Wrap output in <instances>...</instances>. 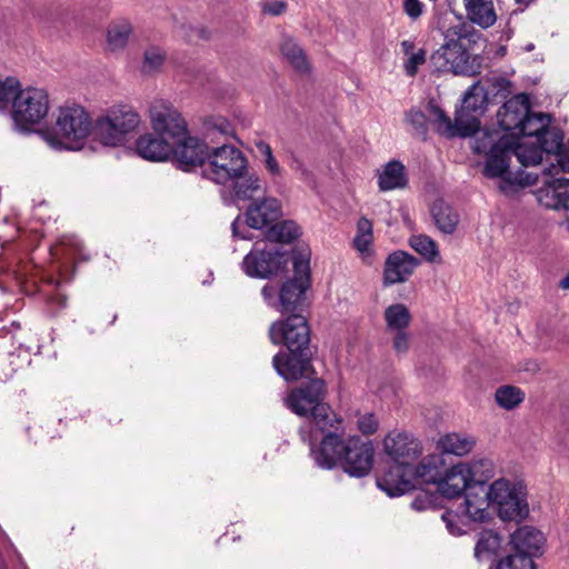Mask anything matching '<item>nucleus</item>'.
Instances as JSON below:
<instances>
[{
    "mask_svg": "<svg viewBox=\"0 0 569 569\" xmlns=\"http://www.w3.org/2000/svg\"><path fill=\"white\" fill-rule=\"evenodd\" d=\"M501 543V537L493 530H482L475 547V557L479 561L490 560L496 556Z\"/></svg>",
    "mask_w": 569,
    "mask_h": 569,
    "instance_id": "35",
    "label": "nucleus"
},
{
    "mask_svg": "<svg viewBox=\"0 0 569 569\" xmlns=\"http://www.w3.org/2000/svg\"><path fill=\"white\" fill-rule=\"evenodd\" d=\"M407 121L417 130V132L426 138L428 127L427 117L419 109H410L406 114Z\"/></svg>",
    "mask_w": 569,
    "mask_h": 569,
    "instance_id": "48",
    "label": "nucleus"
},
{
    "mask_svg": "<svg viewBox=\"0 0 569 569\" xmlns=\"http://www.w3.org/2000/svg\"><path fill=\"white\" fill-rule=\"evenodd\" d=\"M385 320L389 330H405L410 325L411 315L405 305L396 303L385 310Z\"/></svg>",
    "mask_w": 569,
    "mask_h": 569,
    "instance_id": "39",
    "label": "nucleus"
},
{
    "mask_svg": "<svg viewBox=\"0 0 569 569\" xmlns=\"http://www.w3.org/2000/svg\"><path fill=\"white\" fill-rule=\"evenodd\" d=\"M496 401L499 407L506 410H512L525 399V393L515 386H501L496 390Z\"/></svg>",
    "mask_w": 569,
    "mask_h": 569,
    "instance_id": "42",
    "label": "nucleus"
},
{
    "mask_svg": "<svg viewBox=\"0 0 569 569\" xmlns=\"http://www.w3.org/2000/svg\"><path fill=\"white\" fill-rule=\"evenodd\" d=\"M560 288L562 289H569V272L567 276L560 281L559 283Z\"/></svg>",
    "mask_w": 569,
    "mask_h": 569,
    "instance_id": "64",
    "label": "nucleus"
},
{
    "mask_svg": "<svg viewBox=\"0 0 569 569\" xmlns=\"http://www.w3.org/2000/svg\"><path fill=\"white\" fill-rule=\"evenodd\" d=\"M461 517H463V515L461 512V508L460 507H459L458 511H456V512L451 511V510H447L441 516L442 520L447 525L448 530L452 535H461L463 532V530L456 523V520L460 519Z\"/></svg>",
    "mask_w": 569,
    "mask_h": 569,
    "instance_id": "51",
    "label": "nucleus"
},
{
    "mask_svg": "<svg viewBox=\"0 0 569 569\" xmlns=\"http://www.w3.org/2000/svg\"><path fill=\"white\" fill-rule=\"evenodd\" d=\"M282 216L281 202L272 197L253 200L244 212V223L252 229L270 228Z\"/></svg>",
    "mask_w": 569,
    "mask_h": 569,
    "instance_id": "19",
    "label": "nucleus"
},
{
    "mask_svg": "<svg viewBox=\"0 0 569 569\" xmlns=\"http://www.w3.org/2000/svg\"><path fill=\"white\" fill-rule=\"evenodd\" d=\"M545 537L538 529L523 526L511 535L513 550L528 555L531 559L542 553Z\"/></svg>",
    "mask_w": 569,
    "mask_h": 569,
    "instance_id": "26",
    "label": "nucleus"
},
{
    "mask_svg": "<svg viewBox=\"0 0 569 569\" xmlns=\"http://www.w3.org/2000/svg\"><path fill=\"white\" fill-rule=\"evenodd\" d=\"M152 130L171 143L188 133V123L180 111L166 100H156L149 108Z\"/></svg>",
    "mask_w": 569,
    "mask_h": 569,
    "instance_id": "11",
    "label": "nucleus"
},
{
    "mask_svg": "<svg viewBox=\"0 0 569 569\" xmlns=\"http://www.w3.org/2000/svg\"><path fill=\"white\" fill-rule=\"evenodd\" d=\"M310 455L321 469L341 468L351 477L362 478L372 469L375 449L371 441L359 437L343 439L329 435L319 445H310Z\"/></svg>",
    "mask_w": 569,
    "mask_h": 569,
    "instance_id": "1",
    "label": "nucleus"
},
{
    "mask_svg": "<svg viewBox=\"0 0 569 569\" xmlns=\"http://www.w3.org/2000/svg\"><path fill=\"white\" fill-rule=\"evenodd\" d=\"M497 569H536L533 560L528 555L515 551L499 560Z\"/></svg>",
    "mask_w": 569,
    "mask_h": 569,
    "instance_id": "45",
    "label": "nucleus"
},
{
    "mask_svg": "<svg viewBox=\"0 0 569 569\" xmlns=\"http://www.w3.org/2000/svg\"><path fill=\"white\" fill-rule=\"evenodd\" d=\"M300 236L301 229L293 220L276 221L264 233L268 241L280 243H290Z\"/></svg>",
    "mask_w": 569,
    "mask_h": 569,
    "instance_id": "34",
    "label": "nucleus"
},
{
    "mask_svg": "<svg viewBox=\"0 0 569 569\" xmlns=\"http://www.w3.org/2000/svg\"><path fill=\"white\" fill-rule=\"evenodd\" d=\"M443 36V44L430 57L435 69L438 72L465 77L480 74L482 58L473 53V47L481 39V33L472 26L461 22L448 28Z\"/></svg>",
    "mask_w": 569,
    "mask_h": 569,
    "instance_id": "2",
    "label": "nucleus"
},
{
    "mask_svg": "<svg viewBox=\"0 0 569 569\" xmlns=\"http://www.w3.org/2000/svg\"><path fill=\"white\" fill-rule=\"evenodd\" d=\"M403 11L412 20H417L423 13V3L420 0H403Z\"/></svg>",
    "mask_w": 569,
    "mask_h": 569,
    "instance_id": "53",
    "label": "nucleus"
},
{
    "mask_svg": "<svg viewBox=\"0 0 569 569\" xmlns=\"http://www.w3.org/2000/svg\"><path fill=\"white\" fill-rule=\"evenodd\" d=\"M358 429L363 435H372L378 430V419L371 412L360 415L357 420Z\"/></svg>",
    "mask_w": 569,
    "mask_h": 569,
    "instance_id": "49",
    "label": "nucleus"
},
{
    "mask_svg": "<svg viewBox=\"0 0 569 569\" xmlns=\"http://www.w3.org/2000/svg\"><path fill=\"white\" fill-rule=\"evenodd\" d=\"M326 382L321 378H311L310 381L293 388L284 398V405L299 417H308L316 407L326 401Z\"/></svg>",
    "mask_w": 569,
    "mask_h": 569,
    "instance_id": "13",
    "label": "nucleus"
},
{
    "mask_svg": "<svg viewBox=\"0 0 569 569\" xmlns=\"http://www.w3.org/2000/svg\"><path fill=\"white\" fill-rule=\"evenodd\" d=\"M491 506H495L499 517L507 521H520L529 513L525 487L505 478L491 483Z\"/></svg>",
    "mask_w": 569,
    "mask_h": 569,
    "instance_id": "9",
    "label": "nucleus"
},
{
    "mask_svg": "<svg viewBox=\"0 0 569 569\" xmlns=\"http://www.w3.org/2000/svg\"><path fill=\"white\" fill-rule=\"evenodd\" d=\"M93 127L90 114L81 106H63L57 113L52 131L42 130L40 134L54 149H79Z\"/></svg>",
    "mask_w": 569,
    "mask_h": 569,
    "instance_id": "3",
    "label": "nucleus"
},
{
    "mask_svg": "<svg viewBox=\"0 0 569 569\" xmlns=\"http://www.w3.org/2000/svg\"><path fill=\"white\" fill-rule=\"evenodd\" d=\"M426 61V51L420 49L416 53H411L408 60L405 62V71L407 76L413 77L417 74L419 66Z\"/></svg>",
    "mask_w": 569,
    "mask_h": 569,
    "instance_id": "50",
    "label": "nucleus"
},
{
    "mask_svg": "<svg viewBox=\"0 0 569 569\" xmlns=\"http://www.w3.org/2000/svg\"><path fill=\"white\" fill-rule=\"evenodd\" d=\"M287 2L283 0L267 1L262 4V12L272 17L281 16L287 10Z\"/></svg>",
    "mask_w": 569,
    "mask_h": 569,
    "instance_id": "52",
    "label": "nucleus"
},
{
    "mask_svg": "<svg viewBox=\"0 0 569 569\" xmlns=\"http://www.w3.org/2000/svg\"><path fill=\"white\" fill-rule=\"evenodd\" d=\"M166 58V53L159 47H150L144 51L142 71L152 72L158 70Z\"/></svg>",
    "mask_w": 569,
    "mask_h": 569,
    "instance_id": "46",
    "label": "nucleus"
},
{
    "mask_svg": "<svg viewBox=\"0 0 569 569\" xmlns=\"http://www.w3.org/2000/svg\"><path fill=\"white\" fill-rule=\"evenodd\" d=\"M402 50L406 54L412 53V50L415 49V43L410 40H403L401 42Z\"/></svg>",
    "mask_w": 569,
    "mask_h": 569,
    "instance_id": "62",
    "label": "nucleus"
},
{
    "mask_svg": "<svg viewBox=\"0 0 569 569\" xmlns=\"http://www.w3.org/2000/svg\"><path fill=\"white\" fill-rule=\"evenodd\" d=\"M537 140L541 150L547 153H555L557 156V160L559 159V153L566 147V143H563V133L557 128H549Z\"/></svg>",
    "mask_w": 569,
    "mask_h": 569,
    "instance_id": "43",
    "label": "nucleus"
},
{
    "mask_svg": "<svg viewBox=\"0 0 569 569\" xmlns=\"http://www.w3.org/2000/svg\"><path fill=\"white\" fill-rule=\"evenodd\" d=\"M393 349L397 353H406L409 350V336L405 330L396 331Z\"/></svg>",
    "mask_w": 569,
    "mask_h": 569,
    "instance_id": "55",
    "label": "nucleus"
},
{
    "mask_svg": "<svg viewBox=\"0 0 569 569\" xmlns=\"http://www.w3.org/2000/svg\"><path fill=\"white\" fill-rule=\"evenodd\" d=\"M467 18L470 22L487 29L497 21L492 0H462Z\"/></svg>",
    "mask_w": 569,
    "mask_h": 569,
    "instance_id": "28",
    "label": "nucleus"
},
{
    "mask_svg": "<svg viewBox=\"0 0 569 569\" xmlns=\"http://www.w3.org/2000/svg\"><path fill=\"white\" fill-rule=\"evenodd\" d=\"M470 483L468 463H458L449 469L445 468L438 491L443 497L453 499L465 493Z\"/></svg>",
    "mask_w": 569,
    "mask_h": 569,
    "instance_id": "24",
    "label": "nucleus"
},
{
    "mask_svg": "<svg viewBox=\"0 0 569 569\" xmlns=\"http://www.w3.org/2000/svg\"><path fill=\"white\" fill-rule=\"evenodd\" d=\"M550 114L541 112L532 113L529 111L519 130L515 132V138L519 139L521 137H536L538 139L550 128Z\"/></svg>",
    "mask_w": 569,
    "mask_h": 569,
    "instance_id": "33",
    "label": "nucleus"
},
{
    "mask_svg": "<svg viewBox=\"0 0 569 569\" xmlns=\"http://www.w3.org/2000/svg\"><path fill=\"white\" fill-rule=\"evenodd\" d=\"M280 51L288 62L297 71L306 73L309 71V62L303 50L291 38H284L280 44Z\"/></svg>",
    "mask_w": 569,
    "mask_h": 569,
    "instance_id": "36",
    "label": "nucleus"
},
{
    "mask_svg": "<svg viewBox=\"0 0 569 569\" xmlns=\"http://www.w3.org/2000/svg\"><path fill=\"white\" fill-rule=\"evenodd\" d=\"M408 184L405 166L398 160L389 161L379 173L378 187L381 191L402 189Z\"/></svg>",
    "mask_w": 569,
    "mask_h": 569,
    "instance_id": "30",
    "label": "nucleus"
},
{
    "mask_svg": "<svg viewBox=\"0 0 569 569\" xmlns=\"http://www.w3.org/2000/svg\"><path fill=\"white\" fill-rule=\"evenodd\" d=\"M240 224H241V217H240V216H238V217L233 220V222H232V224H231L232 234H233L234 237H239V238H241V239H248L249 237H248L247 234H243V233H241V232L239 231V227H240Z\"/></svg>",
    "mask_w": 569,
    "mask_h": 569,
    "instance_id": "61",
    "label": "nucleus"
},
{
    "mask_svg": "<svg viewBox=\"0 0 569 569\" xmlns=\"http://www.w3.org/2000/svg\"><path fill=\"white\" fill-rule=\"evenodd\" d=\"M19 79L16 77L0 76V108H7L18 90Z\"/></svg>",
    "mask_w": 569,
    "mask_h": 569,
    "instance_id": "47",
    "label": "nucleus"
},
{
    "mask_svg": "<svg viewBox=\"0 0 569 569\" xmlns=\"http://www.w3.org/2000/svg\"><path fill=\"white\" fill-rule=\"evenodd\" d=\"M293 277L286 281L279 290V310L282 313H299L306 301V291L310 286L309 258L303 253L292 258Z\"/></svg>",
    "mask_w": 569,
    "mask_h": 569,
    "instance_id": "8",
    "label": "nucleus"
},
{
    "mask_svg": "<svg viewBox=\"0 0 569 569\" xmlns=\"http://www.w3.org/2000/svg\"><path fill=\"white\" fill-rule=\"evenodd\" d=\"M308 417L311 418L315 427L323 433L322 439H326L329 435L342 436V420L326 401L316 407Z\"/></svg>",
    "mask_w": 569,
    "mask_h": 569,
    "instance_id": "27",
    "label": "nucleus"
},
{
    "mask_svg": "<svg viewBox=\"0 0 569 569\" xmlns=\"http://www.w3.org/2000/svg\"><path fill=\"white\" fill-rule=\"evenodd\" d=\"M222 187L223 196H228L231 202L253 200L256 193L264 191L261 179L249 171V163L244 171Z\"/></svg>",
    "mask_w": 569,
    "mask_h": 569,
    "instance_id": "23",
    "label": "nucleus"
},
{
    "mask_svg": "<svg viewBox=\"0 0 569 569\" xmlns=\"http://www.w3.org/2000/svg\"><path fill=\"white\" fill-rule=\"evenodd\" d=\"M262 162H263L266 169L268 170V172L272 177H280L281 176L282 170H281V168L279 166V162L274 158L273 152H271V153L267 154L264 158H262Z\"/></svg>",
    "mask_w": 569,
    "mask_h": 569,
    "instance_id": "56",
    "label": "nucleus"
},
{
    "mask_svg": "<svg viewBox=\"0 0 569 569\" xmlns=\"http://www.w3.org/2000/svg\"><path fill=\"white\" fill-rule=\"evenodd\" d=\"M373 238H367L359 234H356L353 238V244L357 250L360 252L368 251L370 244L372 243Z\"/></svg>",
    "mask_w": 569,
    "mask_h": 569,
    "instance_id": "59",
    "label": "nucleus"
},
{
    "mask_svg": "<svg viewBox=\"0 0 569 569\" xmlns=\"http://www.w3.org/2000/svg\"><path fill=\"white\" fill-rule=\"evenodd\" d=\"M419 266L420 260L407 251L396 250L389 253L383 264V286L407 282Z\"/></svg>",
    "mask_w": 569,
    "mask_h": 569,
    "instance_id": "18",
    "label": "nucleus"
},
{
    "mask_svg": "<svg viewBox=\"0 0 569 569\" xmlns=\"http://www.w3.org/2000/svg\"><path fill=\"white\" fill-rule=\"evenodd\" d=\"M139 124L140 116L131 106L117 104L96 120L93 138L103 146L117 147L124 143Z\"/></svg>",
    "mask_w": 569,
    "mask_h": 569,
    "instance_id": "5",
    "label": "nucleus"
},
{
    "mask_svg": "<svg viewBox=\"0 0 569 569\" xmlns=\"http://www.w3.org/2000/svg\"><path fill=\"white\" fill-rule=\"evenodd\" d=\"M428 109L430 114L433 117V124L436 127V131L446 138H456V137H470L479 131L480 121H476L475 119H463L461 113L456 110L455 120L452 121L450 117L436 103L429 102Z\"/></svg>",
    "mask_w": 569,
    "mask_h": 569,
    "instance_id": "17",
    "label": "nucleus"
},
{
    "mask_svg": "<svg viewBox=\"0 0 569 569\" xmlns=\"http://www.w3.org/2000/svg\"><path fill=\"white\" fill-rule=\"evenodd\" d=\"M261 293H262V297L264 298V300L270 306L279 307V302L277 303V301H276V296L277 295L279 296V291L277 290V288L274 286L264 284L261 290Z\"/></svg>",
    "mask_w": 569,
    "mask_h": 569,
    "instance_id": "58",
    "label": "nucleus"
},
{
    "mask_svg": "<svg viewBox=\"0 0 569 569\" xmlns=\"http://www.w3.org/2000/svg\"><path fill=\"white\" fill-rule=\"evenodd\" d=\"M496 84L500 91V90H507L511 83L509 80L501 78V79L497 80Z\"/></svg>",
    "mask_w": 569,
    "mask_h": 569,
    "instance_id": "63",
    "label": "nucleus"
},
{
    "mask_svg": "<svg viewBox=\"0 0 569 569\" xmlns=\"http://www.w3.org/2000/svg\"><path fill=\"white\" fill-rule=\"evenodd\" d=\"M489 506H491V486L470 483L465 491V501L460 506L463 517L471 521L482 522L489 518Z\"/></svg>",
    "mask_w": 569,
    "mask_h": 569,
    "instance_id": "20",
    "label": "nucleus"
},
{
    "mask_svg": "<svg viewBox=\"0 0 569 569\" xmlns=\"http://www.w3.org/2000/svg\"><path fill=\"white\" fill-rule=\"evenodd\" d=\"M289 257L279 250H252L243 259L242 266L250 277L270 278L281 273L288 266Z\"/></svg>",
    "mask_w": 569,
    "mask_h": 569,
    "instance_id": "14",
    "label": "nucleus"
},
{
    "mask_svg": "<svg viewBox=\"0 0 569 569\" xmlns=\"http://www.w3.org/2000/svg\"><path fill=\"white\" fill-rule=\"evenodd\" d=\"M208 148L209 146L206 141L188 132L184 133L182 138L177 139L176 143H172L170 159L183 171L190 172L196 168H200L202 171Z\"/></svg>",
    "mask_w": 569,
    "mask_h": 569,
    "instance_id": "15",
    "label": "nucleus"
},
{
    "mask_svg": "<svg viewBox=\"0 0 569 569\" xmlns=\"http://www.w3.org/2000/svg\"><path fill=\"white\" fill-rule=\"evenodd\" d=\"M475 440L471 437L461 436L459 433H448L443 436L439 446L441 450L446 453H452L455 456H463L469 453L473 446Z\"/></svg>",
    "mask_w": 569,
    "mask_h": 569,
    "instance_id": "38",
    "label": "nucleus"
},
{
    "mask_svg": "<svg viewBox=\"0 0 569 569\" xmlns=\"http://www.w3.org/2000/svg\"><path fill=\"white\" fill-rule=\"evenodd\" d=\"M202 127L207 138L220 134L226 138L233 137L234 128L231 122L222 116H208L202 120Z\"/></svg>",
    "mask_w": 569,
    "mask_h": 569,
    "instance_id": "41",
    "label": "nucleus"
},
{
    "mask_svg": "<svg viewBox=\"0 0 569 569\" xmlns=\"http://www.w3.org/2000/svg\"><path fill=\"white\" fill-rule=\"evenodd\" d=\"M413 467L395 463L377 478V486L389 497L402 496L416 488L412 482Z\"/></svg>",
    "mask_w": 569,
    "mask_h": 569,
    "instance_id": "21",
    "label": "nucleus"
},
{
    "mask_svg": "<svg viewBox=\"0 0 569 569\" xmlns=\"http://www.w3.org/2000/svg\"><path fill=\"white\" fill-rule=\"evenodd\" d=\"M469 478L471 483H485L493 477V463L489 459H480L468 463Z\"/></svg>",
    "mask_w": 569,
    "mask_h": 569,
    "instance_id": "44",
    "label": "nucleus"
},
{
    "mask_svg": "<svg viewBox=\"0 0 569 569\" xmlns=\"http://www.w3.org/2000/svg\"><path fill=\"white\" fill-rule=\"evenodd\" d=\"M247 164L246 154L236 146L226 142L209 146L201 176L222 187L244 171Z\"/></svg>",
    "mask_w": 569,
    "mask_h": 569,
    "instance_id": "6",
    "label": "nucleus"
},
{
    "mask_svg": "<svg viewBox=\"0 0 569 569\" xmlns=\"http://www.w3.org/2000/svg\"><path fill=\"white\" fill-rule=\"evenodd\" d=\"M137 153L149 161H164L170 159L172 143L157 133H144L136 141Z\"/></svg>",
    "mask_w": 569,
    "mask_h": 569,
    "instance_id": "25",
    "label": "nucleus"
},
{
    "mask_svg": "<svg viewBox=\"0 0 569 569\" xmlns=\"http://www.w3.org/2000/svg\"><path fill=\"white\" fill-rule=\"evenodd\" d=\"M457 110L461 113L463 119H475L479 121V116L486 110V94L479 82L469 87L465 93L461 107Z\"/></svg>",
    "mask_w": 569,
    "mask_h": 569,
    "instance_id": "31",
    "label": "nucleus"
},
{
    "mask_svg": "<svg viewBox=\"0 0 569 569\" xmlns=\"http://www.w3.org/2000/svg\"><path fill=\"white\" fill-rule=\"evenodd\" d=\"M431 216L438 229L447 234H451L459 222L458 213L441 199L433 202Z\"/></svg>",
    "mask_w": 569,
    "mask_h": 569,
    "instance_id": "32",
    "label": "nucleus"
},
{
    "mask_svg": "<svg viewBox=\"0 0 569 569\" xmlns=\"http://www.w3.org/2000/svg\"><path fill=\"white\" fill-rule=\"evenodd\" d=\"M313 352L310 349H287L277 353L272 365L280 377L286 381H297L315 375L312 366Z\"/></svg>",
    "mask_w": 569,
    "mask_h": 569,
    "instance_id": "12",
    "label": "nucleus"
},
{
    "mask_svg": "<svg viewBox=\"0 0 569 569\" xmlns=\"http://www.w3.org/2000/svg\"><path fill=\"white\" fill-rule=\"evenodd\" d=\"M132 32V26L127 19H118L111 22L108 28V43L113 49L126 47Z\"/></svg>",
    "mask_w": 569,
    "mask_h": 569,
    "instance_id": "40",
    "label": "nucleus"
},
{
    "mask_svg": "<svg viewBox=\"0 0 569 569\" xmlns=\"http://www.w3.org/2000/svg\"><path fill=\"white\" fill-rule=\"evenodd\" d=\"M409 246L419 253L427 262H440L438 244L429 236L413 234L409 238Z\"/></svg>",
    "mask_w": 569,
    "mask_h": 569,
    "instance_id": "37",
    "label": "nucleus"
},
{
    "mask_svg": "<svg viewBox=\"0 0 569 569\" xmlns=\"http://www.w3.org/2000/svg\"><path fill=\"white\" fill-rule=\"evenodd\" d=\"M385 452L395 463L413 467L422 453L420 441L408 432H389L383 440Z\"/></svg>",
    "mask_w": 569,
    "mask_h": 569,
    "instance_id": "16",
    "label": "nucleus"
},
{
    "mask_svg": "<svg viewBox=\"0 0 569 569\" xmlns=\"http://www.w3.org/2000/svg\"><path fill=\"white\" fill-rule=\"evenodd\" d=\"M357 234L373 238L372 234V222L366 217H361L357 222Z\"/></svg>",
    "mask_w": 569,
    "mask_h": 569,
    "instance_id": "57",
    "label": "nucleus"
},
{
    "mask_svg": "<svg viewBox=\"0 0 569 569\" xmlns=\"http://www.w3.org/2000/svg\"><path fill=\"white\" fill-rule=\"evenodd\" d=\"M558 166H559V169L563 173H569V139H568V142L566 143V147L559 153ZM557 181H559V182L565 181L566 182L565 187L569 188V177L568 178H565V177L559 178V179H557Z\"/></svg>",
    "mask_w": 569,
    "mask_h": 569,
    "instance_id": "54",
    "label": "nucleus"
},
{
    "mask_svg": "<svg viewBox=\"0 0 569 569\" xmlns=\"http://www.w3.org/2000/svg\"><path fill=\"white\" fill-rule=\"evenodd\" d=\"M518 143L515 139L507 136L500 137L498 140L493 136L485 131L478 137L473 147L475 153L487 156L483 167V176L490 179L500 178L499 189L508 192L515 181L510 178V159L512 154L521 158L517 151Z\"/></svg>",
    "mask_w": 569,
    "mask_h": 569,
    "instance_id": "4",
    "label": "nucleus"
},
{
    "mask_svg": "<svg viewBox=\"0 0 569 569\" xmlns=\"http://www.w3.org/2000/svg\"><path fill=\"white\" fill-rule=\"evenodd\" d=\"M254 147H256L258 153L260 154L261 159L272 152L270 144L268 142H266L264 140L254 141Z\"/></svg>",
    "mask_w": 569,
    "mask_h": 569,
    "instance_id": "60",
    "label": "nucleus"
},
{
    "mask_svg": "<svg viewBox=\"0 0 569 569\" xmlns=\"http://www.w3.org/2000/svg\"><path fill=\"white\" fill-rule=\"evenodd\" d=\"M269 338L273 345H283L287 349H310V327L307 318L300 313L277 320L269 328Z\"/></svg>",
    "mask_w": 569,
    "mask_h": 569,
    "instance_id": "10",
    "label": "nucleus"
},
{
    "mask_svg": "<svg viewBox=\"0 0 569 569\" xmlns=\"http://www.w3.org/2000/svg\"><path fill=\"white\" fill-rule=\"evenodd\" d=\"M9 104L11 119L21 130H30L34 124L40 123L50 109L47 90L37 87L22 88L20 81Z\"/></svg>",
    "mask_w": 569,
    "mask_h": 569,
    "instance_id": "7",
    "label": "nucleus"
},
{
    "mask_svg": "<svg viewBox=\"0 0 569 569\" xmlns=\"http://www.w3.org/2000/svg\"><path fill=\"white\" fill-rule=\"evenodd\" d=\"M445 468L446 465L441 456H427L419 465H413L412 482L421 480L423 483H435L438 486Z\"/></svg>",
    "mask_w": 569,
    "mask_h": 569,
    "instance_id": "29",
    "label": "nucleus"
},
{
    "mask_svg": "<svg viewBox=\"0 0 569 569\" xmlns=\"http://www.w3.org/2000/svg\"><path fill=\"white\" fill-rule=\"evenodd\" d=\"M530 111V101L526 93H519L507 100L497 113L498 123L502 130L517 132Z\"/></svg>",
    "mask_w": 569,
    "mask_h": 569,
    "instance_id": "22",
    "label": "nucleus"
}]
</instances>
